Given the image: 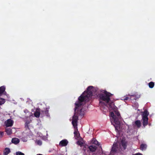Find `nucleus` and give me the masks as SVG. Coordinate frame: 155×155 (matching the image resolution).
Segmentation results:
<instances>
[{
    "label": "nucleus",
    "instance_id": "obj_1",
    "mask_svg": "<svg viewBox=\"0 0 155 155\" xmlns=\"http://www.w3.org/2000/svg\"><path fill=\"white\" fill-rule=\"evenodd\" d=\"M93 87L90 86L88 87L87 89V91H84L82 94L78 98V101L75 103V107L74 108L75 113L73 117L72 124L74 128H77L78 130L77 122L78 119V116L76 114V109L78 107L81 106L82 105V102L84 101L88 102L89 101L90 98L92 96V91H93Z\"/></svg>",
    "mask_w": 155,
    "mask_h": 155
},
{
    "label": "nucleus",
    "instance_id": "obj_2",
    "mask_svg": "<svg viewBox=\"0 0 155 155\" xmlns=\"http://www.w3.org/2000/svg\"><path fill=\"white\" fill-rule=\"evenodd\" d=\"M103 91L102 93L99 94L98 97L100 100V104H104L105 103L104 102L101 101L100 100L104 101L106 103H108L110 100V97L112 95V94L106 91Z\"/></svg>",
    "mask_w": 155,
    "mask_h": 155
},
{
    "label": "nucleus",
    "instance_id": "obj_3",
    "mask_svg": "<svg viewBox=\"0 0 155 155\" xmlns=\"http://www.w3.org/2000/svg\"><path fill=\"white\" fill-rule=\"evenodd\" d=\"M119 151L120 150L118 147L117 143H115L113 145L109 155H107L105 153H104L103 152H102L100 154V155H117Z\"/></svg>",
    "mask_w": 155,
    "mask_h": 155
},
{
    "label": "nucleus",
    "instance_id": "obj_4",
    "mask_svg": "<svg viewBox=\"0 0 155 155\" xmlns=\"http://www.w3.org/2000/svg\"><path fill=\"white\" fill-rule=\"evenodd\" d=\"M149 114V113L146 110H144L141 114L142 117V120L143 121V125L144 127L148 124V116Z\"/></svg>",
    "mask_w": 155,
    "mask_h": 155
},
{
    "label": "nucleus",
    "instance_id": "obj_5",
    "mask_svg": "<svg viewBox=\"0 0 155 155\" xmlns=\"http://www.w3.org/2000/svg\"><path fill=\"white\" fill-rule=\"evenodd\" d=\"M120 118L121 117H117L116 116L113 119L114 123L117 125V126H114L116 130H117V127L120 126Z\"/></svg>",
    "mask_w": 155,
    "mask_h": 155
},
{
    "label": "nucleus",
    "instance_id": "obj_6",
    "mask_svg": "<svg viewBox=\"0 0 155 155\" xmlns=\"http://www.w3.org/2000/svg\"><path fill=\"white\" fill-rule=\"evenodd\" d=\"M5 124L7 127H12L13 124V121L11 119H9L5 122Z\"/></svg>",
    "mask_w": 155,
    "mask_h": 155
},
{
    "label": "nucleus",
    "instance_id": "obj_7",
    "mask_svg": "<svg viewBox=\"0 0 155 155\" xmlns=\"http://www.w3.org/2000/svg\"><path fill=\"white\" fill-rule=\"evenodd\" d=\"M49 109V107L46 108L45 110L41 111V115H42V114H43V115L46 116L47 117H50V115L48 113Z\"/></svg>",
    "mask_w": 155,
    "mask_h": 155
},
{
    "label": "nucleus",
    "instance_id": "obj_8",
    "mask_svg": "<svg viewBox=\"0 0 155 155\" xmlns=\"http://www.w3.org/2000/svg\"><path fill=\"white\" fill-rule=\"evenodd\" d=\"M68 143V141L66 140H61L59 143V145L61 147L66 146Z\"/></svg>",
    "mask_w": 155,
    "mask_h": 155
},
{
    "label": "nucleus",
    "instance_id": "obj_9",
    "mask_svg": "<svg viewBox=\"0 0 155 155\" xmlns=\"http://www.w3.org/2000/svg\"><path fill=\"white\" fill-rule=\"evenodd\" d=\"M88 148L91 151L93 152L96 150L97 147L95 145H92L89 146Z\"/></svg>",
    "mask_w": 155,
    "mask_h": 155
},
{
    "label": "nucleus",
    "instance_id": "obj_10",
    "mask_svg": "<svg viewBox=\"0 0 155 155\" xmlns=\"http://www.w3.org/2000/svg\"><path fill=\"white\" fill-rule=\"evenodd\" d=\"M41 114V111H40V109H37L34 113V115L35 117L38 118L39 117Z\"/></svg>",
    "mask_w": 155,
    "mask_h": 155
},
{
    "label": "nucleus",
    "instance_id": "obj_11",
    "mask_svg": "<svg viewBox=\"0 0 155 155\" xmlns=\"http://www.w3.org/2000/svg\"><path fill=\"white\" fill-rule=\"evenodd\" d=\"M122 146L124 148V150L126 149L127 147V143L124 140H122L121 141Z\"/></svg>",
    "mask_w": 155,
    "mask_h": 155
},
{
    "label": "nucleus",
    "instance_id": "obj_12",
    "mask_svg": "<svg viewBox=\"0 0 155 155\" xmlns=\"http://www.w3.org/2000/svg\"><path fill=\"white\" fill-rule=\"evenodd\" d=\"M91 143L92 145L97 146H99L100 144L95 139H93L91 141Z\"/></svg>",
    "mask_w": 155,
    "mask_h": 155
},
{
    "label": "nucleus",
    "instance_id": "obj_13",
    "mask_svg": "<svg viewBox=\"0 0 155 155\" xmlns=\"http://www.w3.org/2000/svg\"><path fill=\"white\" fill-rule=\"evenodd\" d=\"M20 142L19 139L16 138H13L12 140V143L16 144Z\"/></svg>",
    "mask_w": 155,
    "mask_h": 155
},
{
    "label": "nucleus",
    "instance_id": "obj_14",
    "mask_svg": "<svg viewBox=\"0 0 155 155\" xmlns=\"http://www.w3.org/2000/svg\"><path fill=\"white\" fill-rule=\"evenodd\" d=\"M134 125L137 126L138 128H139L141 126V123L140 120H136L134 122Z\"/></svg>",
    "mask_w": 155,
    "mask_h": 155
},
{
    "label": "nucleus",
    "instance_id": "obj_15",
    "mask_svg": "<svg viewBox=\"0 0 155 155\" xmlns=\"http://www.w3.org/2000/svg\"><path fill=\"white\" fill-rule=\"evenodd\" d=\"M10 150L8 148H5L4 151V155H7L10 152Z\"/></svg>",
    "mask_w": 155,
    "mask_h": 155
},
{
    "label": "nucleus",
    "instance_id": "obj_16",
    "mask_svg": "<svg viewBox=\"0 0 155 155\" xmlns=\"http://www.w3.org/2000/svg\"><path fill=\"white\" fill-rule=\"evenodd\" d=\"M147 147V146L146 144L143 143L141 144L140 147V149L142 151H143L145 150L146 149Z\"/></svg>",
    "mask_w": 155,
    "mask_h": 155
},
{
    "label": "nucleus",
    "instance_id": "obj_17",
    "mask_svg": "<svg viewBox=\"0 0 155 155\" xmlns=\"http://www.w3.org/2000/svg\"><path fill=\"white\" fill-rule=\"evenodd\" d=\"M5 87L4 86L0 87V96L1 95L3 92L5 91Z\"/></svg>",
    "mask_w": 155,
    "mask_h": 155
},
{
    "label": "nucleus",
    "instance_id": "obj_18",
    "mask_svg": "<svg viewBox=\"0 0 155 155\" xmlns=\"http://www.w3.org/2000/svg\"><path fill=\"white\" fill-rule=\"evenodd\" d=\"M5 131L6 132L8 135L11 134L12 132V130L11 128H6L5 129Z\"/></svg>",
    "mask_w": 155,
    "mask_h": 155
},
{
    "label": "nucleus",
    "instance_id": "obj_19",
    "mask_svg": "<svg viewBox=\"0 0 155 155\" xmlns=\"http://www.w3.org/2000/svg\"><path fill=\"white\" fill-rule=\"evenodd\" d=\"M109 103V105L110 108L113 109L114 108V103L113 102H111L110 103Z\"/></svg>",
    "mask_w": 155,
    "mask_h": 155
},
{
    "label": "nucleus",
    "instance_id": "obj_20",
    "mask_svg": "<svg viewBox=\"0 0 155 155\" xmlns=\"http://www.w3.org/2000/svg\"><path fill=\"white\" fill-rule=\"evenodd\" d=\"M154 83L153 82L151 81L149 83V86L150 88H153L154 87Z\"/></svg>",
    "mask_w": 155,
    "mask_h": 155
},
{
    "label": "nucleus",
    "instance_id": "obj_21",
    "mask_svg": "<svg viewBox=\"0 0 155 155\" xmlns=\"http://www.w3.org/2000/svg\"><path fill=\"white\" fill-rule=\"evenodd\" d=\"M5 102L4 99L0 98V106L3 104Z\"/></svg>",
    "mask_w": 155,
    "mask_h": 155
},
{
    "label": "nucleus",
    "instance_id": "obj_22",
    "mask_svg": "<svg viewBox=\"0 0 155 155\" xmlns=\"http://www.w3.org/2000/svg\"><path fill=\"white\" fill-rule=\"evenodd\" d=\"M75 129V130L74 132V136L78 137V130H77L76 128Z\"/></svg>",
    "mask_w": 155,
    "mask_h": 155
},
{
    "label": "nucleus",
    "instance_id": "obj_23",
    "mask_svg": "<svg viewBox=\"0 0 155 155\" xmlns=\"http://www.w3.org/2000/svg\"><path fill=\"white\" fill-rule=\"evenodd\" d=\"M114 113L117 117H121L120 113L118 111H115Z\"/></svg>",
    "mask_w": 155,
    "mask_h": 155
},
{
    "label": "nucleus",
    "instance_id": "obj_24",
    "mask_svg": "<svg viewBox=\"0 0 155 155\" xmlns=\"http://www.w3.org/2000/svg\"><path fill=\"white\" fill-rule=\"evenodd\" d=\"M16 155H25V154L20 151H18L16 153Z\"/></svg>",
    "mask_w": 155,
    "mask_h": 155
},
{
    "label": "nucleus",
    "instance_id": "obj_25",
    "mask_svg": "<svg viewBox=\"0 0 155 155\" xmlns=\"http://www.w3.org/2000/svg\"><path fill=\"white\" fill-rule=\"evenodd\" d=\"M36 143L37 144L39 145H41L42 144V141L41 140H38L36 141Z\"/></svg>",
    "mask_w": 155,
    "mask_h": 155
},
{
    "label": "nucleus",
    "instance_id": "obj_26",
    "mask_svg": "<svg viewBox=\"0 0 155 155\" xmlns=\"http://www.w3.org/2000/svg\"><path fill=\"white\" fill-rule=\"evenodd\" d=\"M110 115L111 117H112L113 119L115 118V117L116 116L115 115L114 113L113 112H111Z\"/></svg>",
    "mask_w": 155,
    "mask_h": 155
},
{
    "label": "nucleus",
    "instance_id": "obj_27",
    "mask_svg": "<svg viewBox=\"0 0 155 155\" xmlns=\"http://www.w3.org/2000/svg\"><path fill=\"white\" fill-rule=\"evenodd\" d=\"M135 96L134 95H132L130 96V99L131 100L133 99L136 100L135 98Z\"/></svg>",
    "mask_w": 155,
    "mask_h": 155
},
{
    "label": "nucleus",
    "instance_id": "obj_28",
    "mask_svg": "<svg viewBox=\"0 0 155 155\" xmlns=\"http://www.w3.org/2000/svg\"><path fill=\"white\" fill-rule=\"evenodd\" d=\"M25 128H26V130L28 129H29V127L28 124H25Z\"/></svg>",
    "mask_w": 155,
    "mask_h": 155
},
{
    "label": "nucleus",
    "instance_id": "obj_29",
    "mask_svg": "<svg viewBox=\"0 0 155 155\" xmlns=\"http://www.w3.org/2000/svg\"><path fill=\"white\" fill-rule=\"evenodd\" d=\"M129 97H127V96H125L123 100L124 101H127L128 99H129Z\"/></svg>",
    "mask_w": 155,
    "mask_h": 155
},
{
    "label": "nucleus",
    "instance_id": "obj_30",
    "mask_svg": "<svg viewBox=\"0 0 155 155\" xmlns=\"http://www.w3.org/2000/svg\"><path fill=\"white\" fill-rule=\"evenodd\" d=\"M4 134L3 132L0 131V137H2Z\"/></svg>",
    "mask_w": 155,
    "mask_h": 155
},
{
    "label": "nucleus",
    "instance_id": "obj_31",
    "mask_svg": "<svg viewBox=\"0 0 155 155\" xmlns=\"http://www.w3.org/2000/svg\"><path fill=\"white\" fill-rule=\"evenodd\" d=\"M31 120H26L25 122V124H28L31 123Z\"/></svg>",
    "mask_w": 155,
    "mask_h": 155
},
{
    "label": "nucleus",
    "instance_id": "obj_32",
    "mask_svg": "<svg viewBox=\"0 0 155 155\" xmlns=\"http://www.w3.org/2000/svg\"><path fill=\"white\" fill-rule=\"evenodd\" d=\"M132 155H143V154L140 153H138L134 154H133Z\"/></svg>",
    "mask_w": 155,
    "mask_h": 155
},
{
    "label": "nucleus",
    "instance_id": "obj_33",
    "mask_svg": "<svg viewBox=\"0 0 155 155\" xmlns=\"http://www.w3.org/2000/svg\"><path fill=\"white\" fill-rule=\"evenodd\" d=\"M78 144L79 145H81L82 144V142L80 141H78Z\"/></svg>",
    "mask_w": 155,
    "mask_h": 155
},
{
    "label": "nucleus",
    "instance_id": "obj_34",
    "mask_svg": "<svg viewBox=\"0 0 155 155\" xmlns=\"http://www.w3.org/2000/svg\"><path fill=\"white\" fill-rule=\"evenodd\" d=\"M82 111V109H80V111H78V114H79L78 113H79V112H81V113Z\"/></svg>",
    "mask_w": 155,
    "mask_h": 155
},
{
    "label": "nucleus",
    "instance_id": "obj_35",
    "mask_svg": "<svg viewBox=\"0 0 155 155\" xmlns=\"http://www.w3.org/2000/svg\"><path fill=\"white\" fill-rule=\"evenodd\" d=\"M79 114L80 115H81L82 114Z\"/></svg>",
    "mask_w": 155,
    "mask_h": 155
}]
</instances>
